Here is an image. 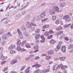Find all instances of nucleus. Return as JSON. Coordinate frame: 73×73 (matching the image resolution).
<instances>
[{
  "mask_svg": "<svg viewBox=\"0 0 73 73\" xmlns=\"http://www.w3.org/2000/svg\"><path fill=\"white\" fill-rule=\"evenodd\" d=\"M64 20H65L66 22H69L70 21L71 19L70 17V16L67 15L64 16L63 18Z\"/></svg>",
  "mask_w": 73,
  "mask_h": 73,
  "instance_id": "nucleus-1",
  "label": "nucleus"
},
{
  "mask_svg": "<svg viewBox=\"0 0 73 73\" xmlns=\"http://www.w3.org/2000/svg\"><path fill=\"white\" fill-rule=\"evenodd\" d=\"M53 10L55 12H60L61 11H60L59 8L57 6H54L53 7Z\"/></svg>",
  "mask_w": 73,
  "mask_h": 73,
  "instance_id": "nucleus-2",
  "label": "nucleus"
},
{
  "mask_svg": "<svg viewBox=\"0 0 73 73\" xmlns=\"http://www.w3.org/2000/svg\"><path fill=\"white\" fill-rule=\"evenodd\" d=\"M61 49L63 52L65 53V52H66V46H65L63 45L62 46Z\"/></svg>",
  "mask_w": 73,
  "mask_h": 73,
  "instance_id": "nucleus-3",
  "label": "nucleus"
},
{
  "mask_svg": "<svg viewBox=\"0 0 73 73\" xmlns=\"http://www.w3.org/2000/svg\"><path fill=\"white\" fill-rule=\"evenodd\" d=\"M17 62V59H15L13 60L11 62V65H14Z\"/></svg>",
  "mask_w": 73,
  "mask_h": 73,
  "instance_id": "nucleus-4",
  "label": "nucleus"
},
{
  "mask_svg": "<svg viewBox=\"0 0 73 73\" xmlns=\"http://www.w3.org/2000/svg\"><path fill=\"white\" fill-rule=\"evenodd\" d=\"M39 46H38L37 45H35L34 46V49L35 50H35L34 51L35 53H36V52H37L39 50L38 49V48H39Z\"/></svg>",
  "mask_w": 73,
  "mask_h": 73,
  "instance_id": "nucleus-5",
  "label": "nucleus"
},
{
  "mask_svg": "<svg viewBox=\"0 0 73 73\" xmlns=\"http://www.w3.org/2000/svg\"><path fill=\"white\" fill-rule=\"evenodd\" d=\"M46 12H43L40 14V17L41 18H44V17H45V16H46Z\"/></svg>",
  "mask_w": 73,
  "mask_h": 73,
  "instance_id": "nucleus-6",
  "label": "nucleus"
},
{
  "mask_svg": "<svg viewBox=\"0 0 73 73\" xmlns=\"http://www.w3.org/2000/svg\"><path fill=\"white\" fill-rule=\"evenodd\" d=\"M47 52L48 54V55H50V54H52L53 53H54V52H53V50H50L48 51Z\"/></svg>",
  "mask_w": 73,
  "mask_h": 73,
  "instance_id": "nucleus-7",
  "label": "nucleus"
},
{
  "mask_svg": "<svg viewBox=\"0 0 73 73\" xmlns=\"http://www.w3.org/2000/svg\"><path fill=\"white\" fill-rule=\"evenodd\" d=\"M15 45H11L9 48V50H11V49H13V48H15Z\"/></svg>",
  "mask_w": 73,
  "mask_h": 73,
  "instance_id": "nucleus-8",
  "label": "nucleus"
},
{
  "mask_svg": "<svg viewBox=\"0 0 73 73\" xmlns=\"http://www.w3.org/2000/svg\"><path fill=\"white\" fill-rule=\"evenodd\" d=\"M57 65V64H54V66L53 68V69L54 70H57V69H58V68H57V67L56 66Z\"/></svg>",
  "mask_w": 73,
  "mask_h": 73,
  "instance_id": "nucleus-9",
  "label": "nucleus"
},
{
  "mask_svg": "<svg viewBox=\"0 0 73 73\" xmlns=\"http://www.w3.org/2000/svg\"><path fill=\"white\" fill-rule=\"evenodd\" d=\"M56 42V41L53 39H51L49 42V43L51 44H55Z\"/></svg>",
  "mask_w": 73,
  "mask_h": 73,
  "instance_id": "nucleus-10",
  "label": "nucleus"
},
{
  "mask_svg": "<svg viewBox=\"0 0 73 73\" xmlns=\"http://www.w3.org/2000/svg\"><path fill=\"white\" fill-rule=\"evenodd\" d=\"M49 27V25H46L42 27V29H46V28H48Z\"/></svg>",
  "mask_w": 73,
  "mask_h": 73,
  "instance_id": "nucleus-11",
  "label": "nucleus"
},
{
  "mask_svg": "<svg viewBox=\"0 0 73 73\" xmlns=\"http://www.w3.org/2000/svg\"><path fill=\"white\" fill-rule=\"evenodd\" d=\"M62 29H63L62 27L60 26L57 27V28L56 29V31H60V30H62Z\"/></svg>",
  "mask_w": 73,
  "mask_h": 73,
  "instance_id": "nucleus-12",
  "label": "nucleus"
},
{
  "mask_svg": "<svg viewBox=\"0 0 73 73\" xmlns=\"http://www.w3.org/2000/svg\"><path fill=\"white\" fill-rule=\"evenodd\" d=\"M54 11L53 10V9L52 10H50V15H53L55 14V13L54 12Z\"/></svg>",
  "mask_w": 73,
  "mask_h": 73,
  "instance_id": "nucleus-13",
  "label": "nucleus"
},
{
  "mask_svg": "<svg viewBox=\"0 0 73 73\" xmlns=\"http://www.w3.org/2000/svg\"><path fill=\"white\" fill-rule=\"evenodd\" d=\"M38 73H44V71L42 70H40L39 69H37V70Z\"/></svg>",
  "mask_w": 73,
  "mask_h": 73,
  "instance_id": "nucleus-14",
  "label": "nucleus"
},
{
  "mask_svg": "<svg viewBox=\"0 0 73 73\" xmlns=\"http://www.w3.org/2000/svg\"><path fill=\"white\" fill-rule=\"evenodd\" d=\"M52 58V56L49 55L46 56L45 58L46 60H48Z\"/></svg>",
  "mask_w": 73,
  "mask_h": 73,
  "instance_id": "nucleus-15",
  "label": "nucleus"
},
{
  "mask_svg": "<svg viewBox=\"0 0 73 73\" xmlns=\"http://www.w3.org/2000/svg\"><path fill=\"white\" fill-rule=\"evenodd\" d=\"M32 66L33 67H36V66H37L38 68H40V67H41V66L38 64H36L34 65H33Z\"/></svg>",
  "mask_w": 73,
  "mask_h": 73,
  "instance_id": "nucleus-16",
  "label": "nucleus"
},
{
  "mask_svg": "<svg viewBox=\"0 0 73 73\" xmlns=\"http://www.w3.org/2000/svg\"><path fill=\"white\" fill-rule=\"evenodd\" d=\"M44 36L46 37H48V36L49 35V33L48 31L44 33Z\"/></svg>",
  "mask_w": 73,
  "mask_h": 73,
  "instance_id": "nucleus-17",
  "label": "nucleus"
},
{
  "mask_svg": "<svg viewBox=\"0 0 73 73\" xmlns=\"http://www.w3.org/2000/svg\"><path fill=\"white\" fill-rule=\"evenodd\" d=\"M31 23L30 22H27L26 23V25L27 27H31L32 26L31 25Z\"/></svg>",
  "mask_w": 73,
  "mask_h": 73,
  "instance_id": "nucleus-18",
  "label": "nucleus"
},
{
  "mask_svg": "<svg viewBox=\"0 0 73 73\" xmlns=\"http://www.w3.org/2000/svg\"><path fill=\"white\" fill-rule=\"evenodd\" d=\"M40 37V35H36L35 36V38L36 40H37V39H38V38H39Z\"/></svg>",
  "mask_w": 73,
  "mask_h": 73,
  "instance_id": "nucleus-19",
  "label": "nucleus"
},
{
  "mask_svg": "<svg viewBox=\"0 0 73 73\" xmlns=\"http://www.w3.org/2000/svg\"><path fill=\"white\" fill-rule=\"evenodd\" d=\"M17 44L18 45H20L21 44V42L20 40L19 39L17 40Z\"/></svg>",
  "mask_w": 73,
  "mask_h": 73,
  "instance_id": "nucleus-20",
  "label": "nucleus"
},
{
  "mask_svg": "<svg viewBox=\"0 0 73 73\" xmlns=\"http://www.w3.org/2000/svg\"><path fill=\"white\" fill-rule=\"evenodd\" d=\"M26 46L28 48H31V46L30 44L29 43H26Z\"/></svg>",
  "mask_w": 73,
  "mask_h": 73,
  "instance_id": "nucleus-21",
  "label": "nucleus"
},
{
  "mask_svg": "<svg viewBox=\"0 0 73 73\" xmlns=\"http://www.w3.org/2000/svg\"><path fill=\"white\" fill-rule=\"evenodd\" d=\"M16 52L14 50H12L10 51V53L11 54H13V53H16Z\"/></svg>",
  "mask_w": 73,
  "mask_h": 73,
  "instance_id": "nucleus-22",
  "label": "nucleus"
},
{
  "mask_svg": "<svg viewBox=\"0 0 73 73\" xmlns=\"http://www.w3.org/2000/svg\"><path fill=\"white\" fill-rule=\"evenodd\" d=\"M68 68V66H63V65L62 64V69H66V68Z\"/></svg>",
  "mask_w": 73,
  "mask_h": 73,
  "instance_id": "nucleus-23",
  "label": "nucleus"
},
{
  "mask_svg": "<svg viewBox=\"0 0 73 73\" xmlns=\"http://www.w3.org/2000/svg\"><path fill=\"white\" fill-rule=\"evenodd\" d=\"M64 33V31H60L59 32L57 33V35H59L61 34H62Z\"/></svg>",
  "mask_w": 73,
  "mask_h": 73,
  "instance_id": "nucleus-24",
  "label": "nucleus"
},
{
  "mask_svg": "<svg viewBox=\"0 0 73 73\" xmlns=\"http://www.w3.org/2000/svg\"><path fill=\"white\" fill-rule=\"evenodd\" d=\"M29 69H30V67H29L27 68L25 71V73H29Z\"/></svg>",
  "mask_w": 73,
  "mask_h": 73,
  "instance_id": "nucleus-25",
  "label": "nucleus"
},
{
  "mask_svg": "<svg viewBox=\"0 0 73 73\" xmlns=\"http://www.w3.org/2000/svg\"><path fill=\"white\" fill-rule=\"evenodd\" d=\"M65 36V35L64 34H62V35H60V38L61 40H62V39H63L64 38V37Z\"/></svg>",
  "mask_w": 73,
  "mask_h": 73,
  "instance_id": "nucleus-26",
  "label": "nucleus"
},
{
  "mask_svg": "<svg viewBox=\"0 0 73 73\" xmlns=\"http://www.w3.org/2000/svg\"><path fill=\"white\" fill-rule=\"evenodd\" d=\"M40 38L42 39V40H45V38L44 37V35H42L40 36Z\"/></svg>",
  "mask_w": 73,
  "mask_h": 73,
  "instance_id": "nucleus-27",
  "label": "nucleus"
},
{
  "mask_svg": "<svg viewBox=\"0 0 73 73\" xmlns=\"http://www.w3.org/2000/svg\"><path fill=\"white\" fill-rule=\"evenodd\" d=\"M3 37L4 39H7L8 38V36H7V35L4 34L3 36Z\"/></svg>",
  "mask_w": 73,
  "mask_h": 73,
  "instance_id": "nucleus-28",
  "label": "nucleus"
},
{
  "mask_svg": "<svg viewBox=\"0 0 73 73\" xmlns=\"http://www.w3.org/2000/svg\"><path fill=\"white\" fill-rule=\"evenodd\" d=\"M50 71V68L46 69L45 70H44V73H46V72H49Z\"/></svg>",
  "mask_w": 73,
  "mask_h": 73,
  "instance_id": "nucleus-29",
  "label": "nucleus"
},
{
  "mask_svg": "<svg viewBox=\"0 0 73 73\" xmlns=\"http://www.w3.org/2000/svg\"><path fill=\"white\" fill-rule=\"evenodd\" d=\"M66 59V58L64 57L60 58V60L61 61H64Z\"/></svg>",
  "mask_w": 73,
  "mask_h": 73,
  "instance_id": "nucleus-30",
  "label": "nucleus"
},
{
  "mask_svg": "<svg viewBox=\"0 0 73 73\" xmlns=\"http://www.w3.org/2000/svg\"><path fill=\"white\" fill-rule=\"evenodd\" d=\"M48 33H50V34H52V33H54V32L52 30H50L49 31Z\"/></svg>",
  "mask_w": 73,
  "mask_h": 73,
  "instance_id": "nucleus-31",
  "label": "nucleus"
},
{
  "mask_svg": "<svg viewBox=\"0 0 73 73\" xmlns=\"http://www.w3.org/2000/svg\"><path fill=\"white\" fill-rule=\"evenodd\" d=\"M71 48V49L73 48V44H71L69 46H68V49H70Z\"/></svg>",
  "mask_w": 73,
  "mask_h": 73,
  "instance_id": "nucleus-32",
  "label": "nucleus"
},
{
  "mask_svg": "<svg viewBox=\"0 0 73 73\" xmlns=\"http://www.w3.org/2000/svg\"><path fill=\"white\" fill-rule=\"evenodd\" d=\"M53 38V35H51L50 36H48L47 38L48 39H51Z\"/></svg>",
  "mask_w": 73,
  "mask_h": 73,
  "instance_id": "nucleus-33",
  "label": "nucleus"
},
{
  "mask_svg": "<svg viewBox=\"0 0 73 73\" xmlns=\"http://www.w3.org/2000/svg\"><path fill=\"white\" fill-rule=\"evenodd\" d=\"M62 64H60L58 65L57 67L58 69H60L61 67V68H62Z\"/></svg>",
  "mask_w": 73,
  "mask_h": 73,
  "instance_id": "nucleus-34",
  "label": "nucleus"
},
{
  "mask_svg": "<svg viewBox=\"0 0 73 73\" xmlns=\"http://www.w3.org/2000/svg\"><path fill=\"white\" fill-rule=\"evenodd\" d=\"M8 68L7 67H5L4 68L3 70V72H5V71L8 70Z\"/></svg>",
  "mask_w": 73,
  "mask_h": 73,
  "instance_id": "nucleus-35",
  "label": "nucleus"
},
{
  "mask_svg": "<svg viewBox=\"0 0 73 73\" xmlns=\"http://www.w3.org/2000/svg\"><path fill=\"white\" fill-rule=\"evenodd\" d=\"M7 57L4 56L3 55L2 56L1 58V59L2 60H5V59H6L7 58Z\"/></svg>",
  "mask_w": 73,
  "mask_h": 73,
  "instance_id": "nucleus-36",
  "label": "nucleus"
},
{
  "mask_svg": "<svg viewBox=\"0 0 73 73\" xmlns=\"http://www.w3.org/2000/svg\"><path fill=\"white\" fill-rule=\"evenodd\" d=\"M17 31L18 33L20 35H21V31H20V29H17Z\"/></svg>",
  "mask_w": 73,
  "mask_h": 73,
  "instance_id": "nucleus-37",
  "label": "nucleus"
},
{
  "mask_svg": "<svg viewBox=\"0 0 73 73\" xmlns=\"http://www.w3.org/2000/svg\"><path fill=\"white\" fill-rule=\"evenodd\" d=\"M56 16H54L52 17V19L53 20H55L56 19Z\"/></svg>",
  "mask_w": 73,
  "mask_h": 73,
  "instance_id": "nucleus-38",
  "label": "nucleus"
},
{
  "mask_svg": "<svg viewBox=\"0 0 73 73\" xmlns=\"http://www.w3.org/2000/svg\"><path fill=\"white\" fill-rule=\"evenodd\" d=\"M35 32L36 33H40V29H37L36 31H35Z\"/></svg>",
  "mask_w": 73,
  "mask_h": 73,
  "instance_id": "nucleus-39",
  "label": "nucleus"
},
{
  "mask_svg": "<svg viewBox=\"0 0 73 73\" xmlns=\"http://www.w3.org/2000/svg\"><path fill=\"white\" fill-rule=\"evenodd\" d=\"M39 59H40V57L38 56H37L35 57L34 60H39Z\"/></svg>",
  "mask_w": 73,
  "mask_h": 73,
  "instance_id": "nucleus-40",
  "label": "nucleus"
},
{
  "mask_svg": "<svg viewBox=\"0 0 73 73\" xmlns=\"http://www.w3.org/2000/svg\"><path fill=\"white\" fill-rule=\"evenodd\" d=\"M61 45H60V44H58L57 46V49H60L61 48Z\"/></svg>",
  "mask_w": 73,
  "mask_h": 73,
  "instance_id": "nucleus-41",
  "label": "nucleus"
},
{
  "mask_svg": "<svg viewBox=\"0 0 73 73\" xmlns=\"http://www.w3.org/2000/svg\"><path fill=\"white\" fill-rule=\"evenodd\" d=\"M17 49L18 51H20L21 50V47L20 46H18L17 47Z\"/></svg>",
  "mask_w": 73,
  "mask_h": 73,
  "instance_id": "nucleus-42",
  "label": "nucleus"
},
{
  "mask_svg": "<svg viewBox=\"0 0 73 73\" xmlns=\"http://www.w3.org/2000/svg\"><path fill=\"white\" fill-rule=\"evenodd\" d=\"M25 67H26V66H23L22 67L21 69V71H22V70H23L24 69H25Z\"/></svg>",
  "mask_w": 73,
  "mask_h": 73,
  "instance_id": "nucleus-43",
  "label": "nucleus"
},
{
  "mask_svg": "<svg viewBox=\"0 0 73 73\" xmlns=\"http://www.w3.org/2000/svg\"><path fill=\"white\" fill-rule=\"evenodd\" d=\"M59 23L60 21L58 20L56 21L55 22V24H59Z\"/></svg>",
  "mask_w": 73,
  "mask_h": 73,
  "instance_id": "nucleus-44",
  "label": "nucleus"
},
{
  "mask_svg": "<svg viewBox=\"0 0 73 73\" xmlns=\"http://www.w3.org/2000/svg\"><path fill=\"white\" fill-rule=\"evenodd\" d=\"M60 5L61 7H64L65 6V5H64V3H62Z\"/></svg>",
  "mask_w": 73,
  "mask_h": 73,
  "instance_id": "nucleus-45",
  "label": "nucleus"
},
{
  "mask_svg": "<svg viewBox=\"0 0 73 73\" xmlns=\"http://www.w3.org/2000/svg\"><path fill=\"white\" fill-rule=\"evenodd\" d=\"M31 25H32L33 26H34L35 27L36 26V25L32 23H31Z\"/></svg>",
  "mask_w": 73,
  "mask_h": 73,
  "instance_id": "nucleus-46",
  "label": "nucleus"
},
{
  "mask_svg": "<svg viewBox=\"0 0 73 73\" xmlns=\"http://www.w3.org/2000/svg\"><path fill=\"white\" fill-rule=\"evenodd\" d=\"M6 62V60L3 61L1 63V65H3V64H5V63Z\"/></svg>",
  "mask_w": 73,
  "mask_h": 73,
  "instance_id": "nucleus-47",
  "label": "nucleus"
},
{
  "mask_svg": "<svg viewBox=\"0 0 73 73\" xmlns=\"http://www.w3.org/2000/svg\"><path fill=\"white\" fill-rule=\"evenodd\" d=\"M7 35H8V36H12V35H11V33H8Z\"/></svg>",
  "mask_w": 73,
  "mask_h": 73,
  "instance_id": "nucleus-48",
  "label": "nucleus"
},
{
  "mask_svg": "<svg viewBox=\"0 0 73 73\" xmlns=\"http://www.w3.org/2000/svg\"><path fill=\"white\" fill-rule=\"evenodd\" d=\"M21 52H24V51H25L26 50H25V49L24 48H22L21 49Z\"/></svg>",
  "mask_w": 73,
  "mask_h": 73,
  "instance_id": "nucleus-49",
  "label": "nucleus"
},
{
  "mask_svg": "<svg viewBox=\"0 0 73 73\" xmlns=\"http://www.w3.org/2000/svg\"><path fill=\"white\" fill-rule=\"evenodd\" d=\"M64 38L65 40H66V41L69 40V39H68V37H65Z\"/></svg>",
  "mask_w": 73,
  "mask_h": 73,
  "instance_id": "nucleus-50",
  "label": "nucleus"
},
{
  "mask_svg": "<svg viewBox=\"0 0 73 73\" xmlns=\"http://www.w3.org/2000/svg\"><path fill=\"white\" fill-rule=\"evenodd\" d=\"M30 58L29 57V58H26L25 60L26 61H28V60H29Z\"/></svg>",
  "mask_w": 73,
  "mask_h": 73,
  "instance_id": "nucleus-51",
  "label": "nucleus"
},
{
  "mask_svg": "<svg viewBox=\"0 0 73 73\" xmlns=\"http://www.w3.org/2000/svg\"><path fill=\"white\" fill-rule=\"evenodd\" d=\"M11 73H17V72L16 71H12L11 72Z\"/></svg>",
  "mask_w": 73,
  "mask_h": 73,
  "instance_id": "nucleus-52",
  "label": "nucleus"
},
{
  "mask_svg": "<svg viewBox=\"0 0 73 73\" xmlns=\"http://www.w3.org/2000/svg\"><path fill=\"white\" fill-rule=\"evenodd\" d=\"M59 44V45H61V44H62V41H60L59 42V44Z\"/></svg>",
  "mask_w": 73,
  "mask_h": 73,
  "instance_id": "nucleus-53",
  "label": "nucleus"
},
{
  "mask_svg": "<svg viewBox=\"0 0 73 73\" xmlns=\"http://www.w3.org/2000/svg\"><path fill=\"white\" fill-rule=\"evenodd\" d=\"M64 28H67V27H68V25H64Z\"/></svg>",
  "mask_w": 73,
  "mask_h": 73,
  "instance_id": "nucleus-54",
  "label": "nucleus"
},
{
  "mask_svg": "<svg viewBox=\"0 0 73 73\" xmlns=\"http://www.w3.org/2000/svg\"><path fill=\"white\" fill-rule=\"evenodd\" d=\"M25 35L26 36H29V34L27 33H25Z\"/></svg>",
  "mask_w": 73,
  "mask_h": 73,
  "instance_id": "nucleus-55",
  "label": "nucleus"
},
{
  "mask_svg": "<svg viewBox=\"0 0 73 73\" xmlns=\"http://www.w3.org/2000/svg\"><path fill=\"white\" fill-rule=\"evenodd\" d=\"M63 73H67V71L66 70H64V71Z\"/></svg>",
  "mask_w": 73,
  "mask_h": 73,
  "instance_id": "nucleus-56",
  "label": "nucleus"
},
{
  "mask_svg": "<svg viewBox=\"0 0 73 73\" xmlns=\"http://www.w3.org/2000/svg\"><path fill=\"white\" fill-rule=\"evenodd\" d=\"M41 21H42V23H44V22H45V19H44L42 20Z\"/></svg>",
  "mask_w": 73,
  "mask_h": 73,
  "instance_id": "nucleus-57",
  "label": "nucleus"
},
{
  "mask_svg": "<svg viewBox=\"0 0 73 73\" xmlns=\"http://www.w3.org/2000/svg\"><path fill=\"white\" fill-rule=\"evenodd\" d=\"M70 53H73V50L72 49L71 50L69 51Z\"/></svg>",
  "mask_w": 73,
  "mask_h": 73,
  "instance_id": "nucleus-58",
  "label": "nucleus"
},
{
  "mask_svg": "<svg viewBox=\"0 0 73 73\" xmlns=\"http://www.w3.org/2000/svg\"><path fill=\"white\" fill-rule=\"evenodd\" d=\"M70 28L71 29H73V23L72 25L71 26Z\"/></svg>",
  "mask_w": 73,
  "mask_h": 73,
  "instance_id": "nucleus-59",
  "label": "nucleus"
},
{
  "mask_svg": "<svg viewBox=\"0 0 73 73\" xmlns=\"http://www.w3.org/2000/svg\"><path fill=\"white\" fill-rule=\"evenodd\" d=\"M40 42H42V43H43V42H45V40H42L40 41Z\"/></svg>",
  "mask_w": 73,
  "mask_h": 73,
  "instance_id": "nucleus-60",
  "label": "nucleus"
},
{
  "mask_svg": "<svg viewBox=\"0 0 73 73\" xmlns=\"http://www.w3.org/2000/svg\"><path fill=\"white\" fill-rule=\"evenodd\" d=\"M45 21H47V20H48V18H46L45 19H44Z\"/></svg>",
  "mask_w": 73,
  "mask_h": 73,
  "instance_id": "nucleus-61",
  "label": "nucleus"
},
{
  "mask_svg": "<svg viewBox=\"0 0 73 73\" xmlns=\"http://www.w3.org/2000/svg\"><path fill=\"white\" fill-rule=\"evenodd\" d=\"M3 50V47H1L0 48V50Z\"/></svg>",
  "mask_w": 73,
  "mask_h": 73,
  "instance_id": "nucleus-62",
  "label": "nucleus"
},
{
  "mask_svg": "<svg viewBox=\"0 0 73 73\" xmlns=\"http://www.w3.org/2000/svg\"><path fill=\"white\" fill-rule=\"evenodd\" d=\"M71 25V24H70V23L67 25L68 26V27H69V26H70V25Z\"/></svg>",
  "mask_w": 73,
  "mask_h": 73,
  "instance_id": "nucleus-63",
  "label": "nucleus"
},
{
  "mask_svg": "<svg viewBox=\"0 0 73 73\" xmlns=\"http://www.w3.org/2000/svg\"><path fill=\"white\" fill-rule=\"evenodd\" d=\"M38 73V71H37V70L35 71L34 72V73Z\"/></svg>",
  "mask_w": 73,
  "mask_h": 73,
  "instance_id": "nucleus-64",
  "label": "nucleus"
}]
</instances>
